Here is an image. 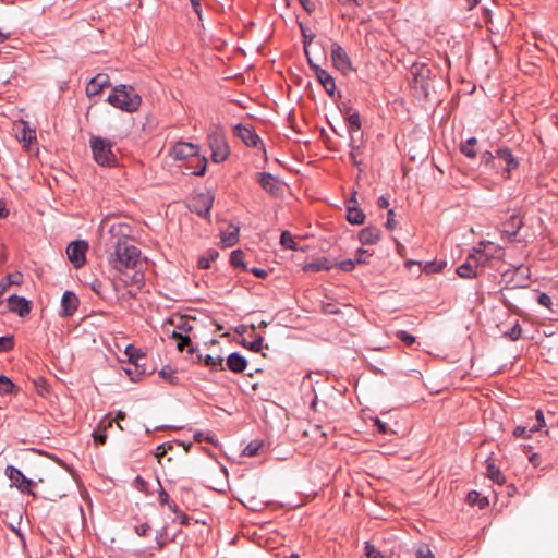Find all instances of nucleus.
<instances>
[{"label": "nucleus", "instance_id": "obj_26", "mask_svg": "<svg viewBox=\"0 0 558 558\" xmlns=\"http://www.w3.org/2000/svg\"><path fill=\"white\" fill-rule=\"evenodd\" d=\"M347 211H348L347 219L349 222H351L353 225H362L364 222L365 215L363 214V211L361 209H359L354 205L353 206L349 205Z\"/></svg>", "mask_w": 558, "mask_h": 558}, {"label": "nucleus", "instance_id": "obj_61", "mask_svg": "<svg viewBox=\"0 0 558 558\" xmlns=\"http://www.w3.org/2000/svg\"><path fill=\"white\" fill-rule=\"evenodd\" d=\"M252 274H254L258 278H265L267 276V271L262 268H253L251 270Z\"/></svg>", "mask_w": 558, "mask_h": 558}, {"label": "nucleus", "instance_id": "obj_5", "mask_svg": "<svg viewBox=\"0 0 558 558\" xmlns=\"http://www.w3.org/2000/svg\"><path fill=\"white\" fill-rule=\"evenodd\" d=\"M473 256L481 267L486 266L494 258H501L504 255L502 248L493 242H481L477 247L473 250Z\"/></svg>", "mask_w": 558, "mask_h": 558}, {"label": "nucleus", "instance_id": "obj_38", "mask_svg": "<svg viewBox=\"0 0 558 558\" xmlns=\"http://www.w3.org/2000/svg\"><path fill=\"white\" fill-rule=\"evenodd\" d=\"M511 220H512L511 226H513V230H509V221H508L506 223L507 228L502 231V234L505 236H507L508 239L511 235H515L517 231L519 230V228L522 225V221L518 217H515V216H512Z\"/></svg>", "mask_w": 558, "mask_h": 558}, {"label": "nucleus", "instance_id": "obj_12", "mask_svg": "<svg viewBox=\"0 0 558 558\" xmlns=\"http://www.w3.org/2000/svg\"><path fill=\"white\" fill-rule=\"evenodd\" d=\"M197 154H198V146L193 143H186V142H178L170 149V155L177 160H182L187 157H193V156H196Z\"/></svg>", "mask_w": 558, "mask_h": 558}, {"label": "nucleus", "instance_id": "obj_28", "mask_svg": "<svg viewBox=\"0 0 558 558\" xmlns=\"http://www.w3.org/2000/svg\"><path fill=\"white\" fill-rule=\"evenodd\" d=\"M199 361H204V364L208 367L215 368L220 367V369H223V359L220 355L214 356L210 354H207L203 356L202 354L197 355Z\"/></svg>", "mask_w": 558, "mask_h": 558}, {"label": "nucleus", "instance_id": "obj_3", "mask_svg": "<svg viewBox=\"0 0 558 558\" xmlns=\"http://www.w3.org/2000/svg\"><path fill=\"white\" fill-rule=\"evenodd\" d=\"M107 101L122 111L135 112L141 106L142 98L132 86L121 84L112 89Z\"/></svg>", "mask_w": 558, "mask_h": 558}, {"label": "nucleus", "instance_id": "obj_57", "mask_svg": "<svg viewBox=\"0 0 558 558\" xmlns=\"http://www.w3.org/2000/svg\"><path fill=\"white\" fill-rule=\"evenodd\" d=\"M167 453L166 445H160L156 448L155 457L160 462V459Z\"/></svg>", "mask_w": 558, "mask_h": 558}, {"label": "nucleus", "instance_id": "obj_49", "mask_svg": "<svg viewBox=\"0 0 558 558\" xmlns=\"http://www.w3.org/2000/svg\"><path fill=\"white\" fill-rule=\"evenodd\" d=\"M371 256H372V254L368 253V251L360 248L356 253L355 262H356V264H366V263H368L367 258Z\"/></svg>", "mask_w": 558, "mask_h": 558}, {"label": "nucleus", "instance_id": "obj_44", "mask_svg": "<svg viewBox=\"0 0 558 558\" xmlns=\"http://www.w3.org/2000/svg\"><path fill=\"white\" fill-rule=\"evenodd\" d=\"M365 555L367 558H383L380 551L376 549V547L369 543L365 545Z\"/></svg>", "mask_w": 558, "mask_h": 558}, {"label": "nucleus", "instance_id": "obj_27", "mask_svg": "<svg viewBox=\"0 0 558 558\" xmlns=\"http://www.w3.org/2000/svg\"><path fill=\"white\" fill-rule=\"evenodd\" d=\"M486 475L488 478H490L493 482L497 483L498 485H502L506 482V477L502 475L499 468H497L494 463L487 464Z\"/></svg>", "mask_w": 558, "mask_h": 558}, {"label": "nucleus", "instance_id": "obj_23", "mask_svg": "<svg viewBox=\"0 0 558 558\" xmlns=\"http://www.w3.org/2000/svg\"><path fill=\"white\" fill-rule=\"evenodd\" d=\"M112 422H113V418H110V417H108V416H107V417H105V418L100 422V428H101V430H95V432L93 433L94 441H95L97 445H105L106 439H107L106 429L112 426Z\"/></svg>", "mask_w": 558, "mask_h": 558}, {"label": "nucleus", "instance_id": "obj_4", "mask_svg": "<svg viewBox=\"0 0 558 558\" xmlns=\"http://www.w3.org/2000/svg\"><path fill=\"white\" fill-rule=\"evenodd\" d=\"M89 146L93 158L99 166L111 167L116 165L117 157L112 150L113 143L111 141L101 136L92 135Z\"/></svg>", "mask_w": 558, "mask_h": 558}, {"label": "nucleus", "instance_id": "obj_18", "mask_svg": "<svg viewBox=\"0 0 558 558\" xmlns=\"http://www.w3.org/2000/svg\"><path fill=\"white\" fill-rule=\"evenodd\" d=\"M8 305L12 312L17 313L20 316H25L31 311L29 302H27L24 298L17 295H11L8 299Z\"/></svg>", "mask_w": 558, "mask_h": 558}, {"label": "nucleus", "instance_id": "obj_8", "mask_svg": "<svg viewBox=\"0 0 558 558\" xmlns=\"http://www.w3.org/2000/svg\"><path fill=\"white\" fill-rule=\"evenodd\" d=\"M257 181L264 191L269 193L274 197H278L283 192L282 183L275 178L272 174L262 172L257 174Z\"/></svg>", "mask_w": 558, "mask_h": 558}, {"label": "nucleus", "instance_id": "obj_20", "mask_svg": "<svg viewBox=\"0 0 558 558\" xmlns=\"http://www.w3.org/2000/svg\"><path fill=\"white\" fill-rule=\"evenodd\" d=\"M315 74L329 95H333L336 90V83L332 76L319 66H315Z\"/></svg>", "mask_w": 558, "mask_h": 558}, {"label": "nucleus", "instance_id": "obj_58", "mask_svg": "<svg viewBox=\"0 0 558 558\" xmlns=\"http://www.w3.org/2000/svg\"><path fill=\"white\" fill-rule=\"evenodd\" d=\"M322 310L324 313L326 314H336L338 313L339 311L335 307V305L330 304V303H327V304H323L322 306Z\"/></svg>", "mask_w": 558, "mask_h": 558}, {"label": "nucleus", "instance_id": "obj_55", "mask_svg": "<svg viewBox=\"0 0 558 558\" xmlns=\"http://www.w3.org/2000/svg\"><path fill=\"white\" fill-rule=\"evenodd\" d=\"M148 531H150V526L147 523H142L135 526V532L140 536H145L148 533Z\"/></svg>", "mask_w": 558, "mask_h": 558}, {"label": "nucleus", "instance_id": "obj_10", "mask_svg": "<svg viewBox=\"0 0 558 558\" xmlns=\"http://www.w3.org/2000/svg\"><path fill=\"white\" fill-rule=\"evenodd\" d=\"M234 134L239 136L247 146L257 147L259 144L263 145L260 137L255 133L254 129L250 125L236 124L234 126ZM263 151L264 154H266L265 148H263Z\"/></svg>", "mask_w": 558, "mask_h": 558}, {"label": "nucleus", "instance_id": "obj_17", "mask_svg": "<svg viewBox=\"0 0 558 558\" xmlns=\"http://www.w3.org/2000/svg\"><path fill=\"white\" fill-rule=\"evenodd\" d=\"M78 306V299L71 291H65L62 295L61 307H62V316L69 317L72 316Z\"/></svg>", "mask_w": 558, "mask_h": 558}, {"label": "nucleus", "instance_id": "obj_51", "mask_svg": "<svg viewBox=\"0 0 558 558\" xmlns=\"http://www.w3.org/2000/svg\"><path fill=\"white\" fill-rule=\"evenodd\" d=\"M533 433H530V429H527L526 427L524 426H518L515 427V429L513 430V435L515 437H522V438H531Z\"/></svg>", "mask_w": 558, "mask_h": 558}, {"label": "nucleus", "instance_id": "obj_48", "mask_svg": "<svg viewBox=\"0 0 558 558\" xmlns=\"http://www.w3.org/2000/svg\"><path fill=\"white\" fill-rule=\"evenodd\" d=\"M521 332H522V329H521V326L519 323H515V325L510 329V331H508L506 335L511 339V340H518L520 337H521Z\"/></svg>", "mask_w": 558, "mask_h": 558}, {"label": "nucleus", "instance_id": "obj_2", "mask_svg": "<svg viewBox=\"0 0 558 558\" xmlns=\"http://www.w3.org/2000/svg\"><path fill=\"white\" fill-rule=\"evenodd\" d=\"M481 163L500 172L504 178H509L511 170L518 167V161L508 147H499L495 154L488 150L484 151L481 156Z\"/></svg>", "mask_w": 558, "mask_h": 558}, {"label": "nucleus", "instance_id": "obj_14", "mask_svg": "<svg viewBox=\"0 0 558 558\" xmlns=\"http://www.w3.org/2000/svg\"><path fill=\"white\" fill-rule=\"evenodd\" d=\"M16 138L23 142L27 149H31V145L36 141V132L29 128L27 122L21 121L16 125Z\"/></svg>", "mask_w": 558, "mask_h": 558}, {"label": "nucleus", "instance_id": "obj_36", "mask_svg": "<svg viewBox=\"0 0 558 558\" xmlns=\"http://www.w3.org/2000/svg\"><path fill=\"white\" fill-rule=\"evenodd\" d=\"M263 447V442L259 440L251 441L243 450V454L246 457L257 456L260 448Z\"/></svg>", "mask_w": 558, "mask_h": 558}, {"label": "nucleus", "instance_id": "obj_40", "mask_svg": "<svg viewBox=\"0 0 558 558\" xmlns=\"http://www.w3.org/2000/svg\"><path fill=\"white\" fill-rule=\"evenodd\" d=\"M125 354L129 356V361L132 362L136 368L137 360L142 356L141 351L133 345H128L125 349Z\"/></svg>", "mask_w": 558, "mask_h": 558}, {"label": "nucleus", "instance_id": "obj_52", "mask_svg": "<svg viewBox=\"0 0 558 558\" xmlns=\"http://www.w3.org/2000/svg\"><path fill=\"white\" fill-rule=\"evenodd\" d=\"M246 347L250 350L254 351V352L262 351V349H263V338L262 337H257L255 340H253L252 342L246 344Z\"/></svg>", "mask_w": 558, "mask_h": 558}, {"label": "nucleus", "instance_id": "obj_41", "mask_svg": "<svg viewBox=\"0 0 558 558\" xmlns=\"http://www.w3.org/2000/svg\"><path fill=\"white\" fill-rule=\"evenodd\" d=\"M14 384L3 375H0V395H7L12 391Z\"/></svg>", "mask_w": 558, "mask_h": 558}, {"label": "nucleus", "instance_id": "obj_15", "mask_svg": "<svg viewBox=\"0 0 558 558\" xmlns=\"http://www.w3.org/2000/svg\"><path fill=\"white\" fill-rule=\"evenodd\" d=\"M480 267H481L480 264L477 263V260L471 253V254H469L466 260L457 268V274L461 278H466V279L474 278V277H476L477 268H480Z\"/></svg>", "mask_w": 558, "mask_h": 558}, {"label": "nucleus", "instance_id": "obj_64", "mask_svg": "<svg viewBox=\"0 0 558 558\" xmlns=\"http://www.w3.org/2000/svg\"><path fill=\"white\" fill-rule=\"evenodd\" d=\"M191 3L193 5L195 12L201 16L199 2L197 0H191Z\"/></svg>", "mask_w": 558, "mask_h": 558}, {"label": "nucleus", "instance_id": "obj_43", "mask_svg": "<svg viewBox=\"0 0 558 558\" xmlns=\"http://www.w3.org/2000/svg\"><path fill=\"white\" fill-rule=\"evenodd\" d=\"M348 123L351 131H357L361 128V121L359 113H352L348 117Z\"/></svg>", "mask_w": 558, "mask_h": 558}, {"label": "nucleus", "instance_id": "obj_1", "mask_svg": "<svg viewBox=\"0 0 558 558\" xmlns=\"http://www.w3.org/2000/svg\"><path fill=\"white\" fill-rule=\"evenodd\" d=\"M109 264L118 271L123 272L135 268L141 260V251L128 238L118 239L113 252L110 253Z\"/></svg>", "mask_w": 558, "mask_h": 558}, {"label": "nucleus", "instance_id": "obj_13", "mask_svg": "<svg viewBox=\"0 0 558 558\" xmlns=\"http://www.w3.org/2000/svg\"><path fill=\"white\" fill-rule=\"evenodd\" d=\"M109 76L107 74L99 73L88 82L86 86V94L89 97L99 95L105 87L109 86Z\"/></svg>", "mask_w": 558, "mask_h": 558}, {"label": "nucleus", "instance_id": "obj_21", "mask_svg": "<svg viewBox=\"0 0 558 558\" xmlns=\"http://www.w3.org/2000/svg\"><path fill=\"white\" fill-rule=\"evenodd\" d=\"M227 366L234 373H242L246 366V360L239 353H231L227 359Z\"/></svg>", "mask_w": 558, "mask_h": 558}, {"label": "nucleus", "instance_id": "obj_54", "mask_svg": "<svg viewBox=\"0 0 558 558\" xmlns=\"http://www.w3.org/2000/svg\"><path fill=\"white\" fill-rule=\"evenodd\" d=\"M537 302H538L541 305H543V306H545V307H547V308H549V307H550V305H551V299H550V296H549V295H547V294H545V293H541V294L537 296Z\"/></svg>", "mask_w": 558, "mask_h": 558}, {"label": "nucleus", "instance_id": "obj_47", "mask_svg": "<svg viewBox=\"0 0 558 558\" xmlns=\"http://www.w3.org/2000/svg\"><path fill=\"white\" fill-rule=\"evenodd\" d=\"M90 289L99 296H102L104 294V290H105V286L104 283L99 280V279H94L92 282H90Z\"/></svg>", "mask_w": 558, "mask_h": 558}, {"label": "nucleus", "instance_id": "obj_60", "mask_svg": "<svg viewBox=\"0 0 558 558\" xmlns=\"http://www.w3.org/2000/svg\"><path fill=\"white\" fill-rule=\"evenodd\" d=\"M300 3L302 4V7L308 12H313L314 9H315V5L313 2H311L310 0H299Z\"/></svg>", "mask_w": 558, "mask_h": 558}, {"label": "nucleus", "instance_id": "obj_42", "mask_svg": "<svg viewBox=\"0 0 558 558\" xmlns=\"http://www.w3.org/2000/svg\"><path fill=\"white\" fill-rule=\"evenodd\" d=\"M396 337H397L400 341L404 342L407 345H411V344H413V343L415 342V337H414V336H412V335H410V333H408V332H407V331H404V330H399V331L397 332Z\"/></svg>", "mask_w": 558, "mask_h": 558}, {"label": "nucleus", "instance_id": "obj_9", "mask_svg": "<svg viewBox=\"0 0 558 558\" xmlns=\"http://www.w3.org/2000/svg\"><path fill=\"white\" fill-rule=\"evenodd\" d=\"M330 54L333 65L342 73H347L352 69L349 56L339 44L333 43L331 45Z\"/></svg>", "mask_w": 558, "mask_h": 558}, {"label": "nucleus", "instance_id": "obj_22", "mask_svg": "<svg viewBox=\"0 0 558 558\" xmlns=\"http://www.w3.org/2000/svg\"><path fill=\"white\" fill-rule=\"evenodd\" d=\"M414 78H415V84L416 85H420L421 88H426V80L428 78V75H429V69L425 65H414L411 70Z\"/></svg>", "mask_w": 558, "mask_h": 558}, {"label": "nucleus", "instance_id": "obj_6", "mask_svg": "<svg viewBox=\"0 0 558 558\" xmlns=\"http://www.w3.org/2000/svg\"><path fill=\"white\" fill-rule=\"evenodd\" d=\"M209 147L211 149V159L215 162L225 161L230 155V148L225 136L215 132L208 136Z\"/></svg>", "mask_w": 558, "mask_h": 558}, {"label": "nucleus", "instance_id": "obj_32", "mask_svg": "<svg viewBox=\"0 0 558 558\" xmlns=\"http://www.w3.org/2000/svg\"><path fill=\"white\" fill-rule=\"evenodd\" d=\"M218 255V252L215 250L208 251L204 256L199 257L198 267L201 269H208L210 267V263L214 262Z\"/></svg>", "mask_w": 558, "mask_h": 558}, {"label": "nucleus", "instance_id": "obj_59", "mask_svg": "<svg viewBox=\"0 0 558 558\" xmlns=\"http://www.w3.org/2000/svg\"><path fill=\"white\" fill-rule=\"evenodd\" d=\"M375 425L377 426L378 430L381 433V434H386L388 433L389 428L387 426L386 423L381 422L379 418H376L375 421Z\"/></svg>", "mask_w": 558, "mask_h": 558}, {"label": "nucleus", "instance_id": "obj_31", "mask_svg": "<svg viewBox=\"0 0 558 558\" xmlns=\"http://www.w3.org/2000/svg\"><path fill=\"white\" fill-rule=\"evenodd\" d=\"M468 502L472 506L477 505L481 509L488 505L486 497H481L480 493L472 490L468 494Z\"/></svg>", "mask_w": 558, "mask_h": 558}, {"label": "nucleus", "instance_id": "obj_62", "mask_svg": "<svg viewBox=\"0 0 558 558\" xmlns=\"http://www.w3.org/2000/svg\"><path fill=\"white\" fill-rule=\"evenodd\" d=\"M377 205L380 208H387L389 206V201L385 196H380L377 201Z\"/></svg>", "mask_w": 558, "mask_h": 558}, {"label": "nucleus", "instance_id": "obj_35", "mask_svg": "<svg viewBox=\"0 0 558 558\" xmlns=\"http://www.w3.org/2000/svg\"><path fill=\"white\" fill-rule=\"evenodd\" d=\"M280 243L283 247L289 250H298L296 243L289 231H283L280 236Z\"/></svg>", "mask_w": 558, "mask_h": 558}, {"label": "nucleus", "instance_id": "obj_53", "mask_svg": "<svg viewBox=\"0 0 558 558\" xmlns=\"http://www.w3.org/2000/svg\"><path fill=\"white\" fill-rule=\"evenodd\" d=\"M21 279H22V275L19 272L10 274L4 278V280L8 282L9 286L19 284L21 282Z\"/></svg>", "mask_w": 558, "mask_h": 558}, {"label": "nucleus", "instance_id": "obj_7", "mask_svg": "<svg viewBox=\"0 0 558 558\" xmlns=\"http://www.w3.org/2000/svg\"><path fill=\"white\" fill-rule=\"evenodd\" d=\"M87 247L88 245L85 241H74L68 245L66 254L75 268H80L85 264V254Z\"/></svg>", "mask_w": 558, "mask_h": 558}, {"label": "nucleus", "instance_id": "obj_37", "mask_svg": "<svg viewBox=\"0 0 558 558\" xmlns=\"http://www.w3.org/2000/svg\"><path fill=\"white\" fill-rule=\"evenodd\" d=\"M244 254L242 251L240 250H236V251H233L231 253V256H230V262L231 264L236 267V268H245V265H244Z\"/></svg>", "mask_w": 558, "mask_h": 558}, {"label": "nucleus", "instance_id": "obj_19", "mask_svg": "<svg viewBox=\"0 0 558 558\" xmlns=\"http://www.w3.org/2000/svg\"><path fill=\"white\" fill-rule=\"evenodd\" d=\"M381 232L376 227H367L360 231L359 239L364 245H372L379 241Z\"/></svg>", "mask_w": 558, "mask_h": 558}, {"label": "nucleus", "instance_id": "obj_11", "mask_svg": "<svg viewBox=\"0 0 558 558\" xmlns=\"http://www.w3.org/2000/svg\"><path fill=\"white\" fill-rule=\"evenodd\" d=\"M5 475L9 477L12 485L16 486L21 492L31 493L29 488L34 482L26 478L19 469L9 465L5 469Z\"/></svg>", "mask_w": 558, "mask_h": 558}, {"label": "nucleus", "instance_id": "obj_25", "mask_svg": "<svg viewBox=\"0 0 558 558\" xmlns=\"http://www.w3.org/2000/svg\"><path fill=\"white\" fill-rule=\"evenodd\" d=\"M333 267V264L330 263L327 258H319L312 263L306 264L303 269L304 271H320V270H329Z\"/></svg>", "mask_w": 558, "mask_h": 558}, {"label": "nucleus", "instance_id": "obj_29", "mask_svg": "<svg viewBox=\"0 0 558 558\" xmlns=\"http://www.w3.org/2000/svg\"><path fill=\"white\" fill-rule=\"evenodd\" d=\"M477 140L475 137H470L465 142H462L460 145V150L466 157L474 158L476 156L475 145Z\"/></svg>", "mask_w": 558, "mask_h": 558}, {"label": "nucleus", "instance_id": "obj_56", "mask_svg": "<svg viewBox=\"0 0 558 558\" xmlns=\"http://www.w3.org/2000/svg\"><path fill=\"white\" fill-rule=\"evenodd\" d=\"M393 216H395V211L392 209H389L388 211V219H387V222H386V227L387 229L389 230H392L396 228V220L393 219Z\"/></svg>", "mask_w": 558, "mask_h": 558}, {"label": "nucleus", "instance_id": "obj_33", "mask_svg": "<svg viewBox=\"0 0 558 558\" xmlns=\"http://www.w3.org/2000/svg\"><path fill=\"white\" fill-rule=\"evenodd\" d=\"M159 376L165 379L166 381L172 384V385H178L179 384V378L178 376L175 375V372L169 367V366H165L162 367L159 372H158Z\"/></svg>", "mask_w": 558, "mask_h": 558}, {"label": "nucleus", "instance_id": "obj_46", "mask_svg": "<svg viewBox=\"0 0 558 558\" xmlns=\"http://www.w3.org/2000/svg\"><path fill=\"white\" fill-rule=\"evenodd\" d=\"M535 416H536V420H537V425L533 426L530 428V433H535L537 430H539L544 425H545V420H544V415H543V412L542 410H537L536 413H535Z\"/></svg>", "mask_w": 558, "mask_h": 558}, {"label": "nucleus", "instance_id": "obj_39", "mask_svg": "<svg viewBox=\"0 0 558 558\" xmlns=\"http://www.w3.org/2000/svg\"><path fill=\"white\" fill-rule=\"evenodd\" d=\"M416 558H435L429 546L426 544H420L415 548Z\"/></svg>", "mask_w": 558, "mask_h": 558}, {"label": "nucleus", "instance_id": "obj_30", "mask_svg": "<svg viewBox=\"0 0 558 558\" xmlns=\"http://www.w3.org/2000/svg\"><path fill=\"white\" fill-rule=\"evenodd\" d=\"M171 325H173L177 329L181 330L182 332H190L193 330V326L191 323L182 316L173 317L169 320Z\"/></svg>", "mask_w": 558, "mask_h": 558}, {"label": "nucleus", "instance_id": "obj_50", "mask_svg": "<svg viewBox=\"0 0 558 558\" xmlns=\"http://www.w3.org/2000/svg\"><path fill=\"white\" fill-rule=\"evenodd\" d=\"M13 347L12 337H0V351H8Z\"/></svg>", "mask_w": 558, "mask_h": 558}, {"label": "nucleus", "instance_id": "obj_45", "mask_svg": "<svg viewBox=\"0 0 558 558\" xmlns=\"http://www.w3.org/2000/svg\"><path fill=\"white\" fill-rule=\"evenodd\" d=\"M355 264H356V262L353 259H345V260H342V262L336 264V266L343 271H351L354 269Z\"/></svg>", "mask_w": 558, "mask_h": 558}, {"label": "nucleus", "instance_id": "obj_24", "mask_svg": "<svg viewBox=\"0 0 558 558\" xmlns=\"http://www.w3.org/2000/svg\"><path fill=\"white\" fill-rule=\"evenodd\" d=\"M239 240V227L230 225L221 235V241L226 246L234 245Z\"/></svg>", "mask_w": 558, "mask_h": 558}, {"label": "nucleus", "instance_id": "obj_63", "mask_svg": "<svg viewBox=\"0 0 558 558\" xmlns=\"http://www.w3.org/2000/svg\"><path fill=\"white\" fill-rule=\"evenodd\" d=\"M206 165H207V160L205 158L202 159V167L197 171H194V174L204 175V173L206 171Z\"/></svg>", "mask_w": 558, "mask_h": 558}, {"label": "nucleus", "instance_id": "obj_16", "mask_svg": "<svg viewBox=\"0 0 558 558\" xmlns=\"http://www.w3.org/2000/svg\"><path fill=\"white\" fill-rule=\"evenodd\" d=\"M213 201L214 198L209 194H199L193 201L192 208L198 216H206L209 214Z\"/></svg>", "mask_w": 558, "mask_h": 558}, {"label": "nucleus", "instance_id": "obj_34", "mask_svg": "<svg viewBox=\"0 0 558 558\" xmlns=\"http://www.w3.org/2000/svg\"><path fill=\"white\" fill-rule=\"evenodd\" d=\"M171 337L177 340V348L179 351H183L184 348L190 347L191 339L187 335H183L181 331H173Z\"/></svg>", "mask_w": 558, "mask_h": 558}]
</instances>
